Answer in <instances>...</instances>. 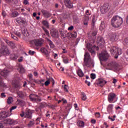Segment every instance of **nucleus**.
Returning a JSON list of instances; mask_svg holds the SVG:
<instances>
[{"mask_svg": "<svg viewBox=\"0 0 128 128\" xmlns=\"http://www.w3.org/2000/svg\"><path fill=\"white\" fill-rule=\"evenodd\" d=\"M122 23L123 19L120 16H114L111 20L112 26L116 28L120 27Z\"/></svg>", "mask_w": 128, "mask_h": 128, "instance_id": "1", "label": "nucleus"}, {"mask_svg": "<svg viewBox=\"0 0 128 128\" xmlns=\"http://www.w3.org/2000/svg\"><path fill=\"white\" fill-rule=\"evenodd\" d=\"M108 49L111 54L114 56L116 59L118 58V56L121 55L122 52V49L116 46L109 48Z\"/></svg>", "mask_w": 128, "mask_h": 128, "instance_id": "2", "label": "nucleus"}, {"mask_svg": "<svg viewBox=\"0 0 128 128\" xmlns=\"http://www.w3.org/2000/svg\"><path fill=\"white\" fill-rule=\"evenodd\" d=\"M10 54V52L7 46L4 45V43L1 44L0 48V57L2 56H8Z\"/></svg>", "mask_w": 128, "mask_h": 128, "instance_id": "3", "label": "nucleus"}, {"mask_svg": "<svg viewBox=\"0 0 128 128\" xmlns=\"http://www.w3.org/2000/svg\"><path fill=\"white\" fill-rule=\"evenodd\" d=\"M44 42V40L42 38L36 39L30 41V44L36 47H41Z\"/></svg>", "mask_w": 128, "mask_h": 128, "instance_id": "4", "label": "nucleus"}, {"mask_svg": "<svg viewBox=\"0 0 128 128\" xmlns=\"http://www.w3.org/2000/svg\"><path fill=\"white\" fill-rule=\"evenodd\" d=\"M87 48L88 49V50L91 53V54L93 56H94L96 54V52L95 50H98V48L96 47V46H92L90 44H87Z\"/></svg>", "mask_w": 128, "mask_h": 128, "instance_id": "5", "label": "nucleus"}, {"mask_svg": "<svg viewBox=\"0 0 128 128\" xmlns=\"http://www.w3.org/2000/svg\"><path fill=\"white\" fill-rule=\"evenodd\" d=\"M116 95L114 92L110 93L108 96V101L109 103H114L116 102Z\"/></svg>", "mask_w": 128, "mask_h": 128, "instance_id": "6", "label": "nucleus"}, {"mask_svg": "<svg viewBox=\"0 0 128 128\" xmlns=\"http://www.w3.org/2000/svg\"><path fill=\"white\" fill-rule=\"evenodd\" d=\"M90 56L88 52H86L84 58V66L88 67L90 65Z\"/></svg>", "mask_w": 128, "mask_h": 128, "instance_id": "7", "label": "nucleus"}, {"mask_svg": "<svg viewBox=\"0 0 128 128\" xmlns=\"http://www.w3.org/2000/svg\"><path fill=\"white\" fill-rule=\"evenodd\" d=\"M30 100L33 102H38L42 101L41 98L38 96L34 94H31L29 96Z\"/></svg>", "mask_w": 128, "mask_h": 128, "instance_id": "8", "label": "nucleus"}, {"mask_svg": "<svg viewBox=\"0 0 128 128\" xmlns=\"http://www.w3.org/2000/svg\"><path fill=\"white\" fill-rule=\"evenodd\" d=\"M4 66H5L4 65L0 66V74L3 76L4 78H6L9 71L7 69H3L2 68Z\"/></svg>", "mask_w": 128, "mask_h": 128, "instance_id": "9", "label": "nucleus"}, {"mask_svg": "<svg viewBox=\"0 0 128 128\" xmlns=\"http://www.w3.org/2000/svg\"><path fill=\"white\" fill-rule=\"evenodd\" d=\"M109 56L110 55L106 51L102 52L100 54V58L103 60H106Z\"/></svg>", "mask_w": 128, "mask_h": 128, "instance_id": "10", "label": "nucleus"}, {"mask_svg": "<svg viewBox=\"0 0 128 128\" xmlns=\"http://www.w3.org/2000/svg\"><path fill=\"white\" fill-rule=\"evenodd\" d=\"M19 80H20V78L16 77V78H14V79L13 80L14 82V83L13 86L16 90H18L21 88V85L19 82Z\"/></svg>", "mask_w": 128, "mask_h": 128, "instance_id": "11", "label": "nucleus"}, {"mask_svg": "<svg viewBox=\"0 0 128 128\" xmlns=\"http://www.w3.org/2000/svg\"><path fill=\"white\" fill-rule=\"evenodd\" d=\"M110 6H109L108 4H105L104 6H102L100 8V12L102 14H104L106 12H108L110 9Z\"/></svg>", "mask_w": 128, "mask_h": 128, "instance_id": "12", "label": "nucleus"}, {"mask_svg": "<svg viewBox=\"0 0 128 128\" xmlns=\"http://www.w3.org/2000/svg\"><path fill=\"white\" fill-rule=\"evenodd\" d=\"M106 83L107 82L102 78H98L96 80L97 85L100 87H103Z\"/></svg>", "mask_w": 128, "mask_h": 128, "instance_id": "13", "label": "nucleus"}, {"mask_svg": "<svg viewBox=\"0 0 128 128\" xmlns=\"http://www.w3.org/2000/svg\"><path fill=\"white\" fill-rule=\"evenodd\" d=\"M114 105L113 104H108L106 107V110L108 114H112L114 113Z\"/></svg>", "mask_w": 128, "mask_h": 128, "instance_id": "14", "label": "nucleus"}, {"mask_svg": "<svg viewBox=\"0 0 128 128\" xmlns=\"http://www.w3.org/2000/svg\"><path fill=\"white\" fill-rule=\"evenodd\" d=\"M9 116L8 112L6 111L0 112V120Z\"/></svg>", "mask_w": 128, "mask_h": 128, "instance_id": "15", "label": "nucleus"}, {"mask_svg": "<svg viewBox=\"0 0 128 128\" xmlns=\"http://www.w3.org/2000/svg\"><path fill=\"white\" fill-rule=\"evenodd\" d=\"M42 53L45 54L46 59H50V52H48L46 48H43L40 50Z\"/></svg>", "mask_w": 128, "mask_h": 128, "instance_id": "16", "label": "nucleus"}, {"mask_svg": "<svg viewBox=\"0 0 128 128\" xmlns=\"http://www.w3.org/2000/svg\"><path fill=\"white\" fill-rule=\"evenodd\" d=\"M64 2L66 6L69 8H72L73 6L72 2L70 0H64Z\"/></svg>", "mask_w": 128, "mask_h": 128, "instance_id": "17", "label": "nucleus"}, {"mask_svg": "<svg viewBox=\"0 0 128 128\" xmlns=\"http://www.w3.org/2000/svg\"><path fill=\"white\" fill-rule=\"evenodd\" d=\"M97 44L98 46H101L104 44V38L101 36H98L97 39Z\"/></svg>", "mask_w": 128, "mask_h": 128, "instance_id": "18", "label": "nucleus"}, {"mask_svg": "<svg viewBox=\"0 0 128 128\" xmlns=\"http://www.w3.org/2000/svg\"><path fill=\"white\" fill-rule=\"evenodd\" d=\"M118 40V37L116 34L112 33L110 35V40L111 42H116Z\"/></svg>", "mask_w": 128, "mask_h": 128, "instance_id": "19", "label": "nucleus"}, {"mask_svg": "<svg viewBox=\"0 0 128 128\" xmlns=\"http://www.w3.org/2000/svg\"><path fill=\"white\" fill-rule=\"evenodd\" d=\"M16 66H18V70H19L20 73H24V68L22 64H17Z\"/></svg>", "mask_w": 128, "mask_h": 128, "instance_id": "20", "label": "nucleus"}, {"mask_svg": "<svg viewBox=\"0 0 128 128\" xmlns=\"http://www.w3.org/2000/svg\"><path fill=\"white\" fill-rule=\"evenodd\" d=\"M98 30H95L93 31L92 32V36H91V39L92 40V42H94L96 38V34H97Z\"/></svg>", "mask_w": 128, "mask_h": 128, "instance_id": "21", "label": "nucleus"}, {"mask_svg": "<svg viewBox=\"0 0 128 128\" xmlns=\"http://www.w3.org/2000/svg\"><path fill=\"white\" fill-rule=\"evenodd\" d=\"M60 34L62 38H64L67 36H68V33H67L66 31L61 30L60 31Z\"/></svg>", "mask_w": 128, "mask_h": 128, "instance_id": "22", "label": "nucleus"}, {"mask_svg": "<svg viewBox=\"0 0 128 128\" xmlns=\"http://www.w3.org/2000/svg\"><path fill=\"white\" fill-rule=\"evenodd\" d=\"M108 66L112 68H116V62H112L108 64Z\"/></svg>", "mask_w": 128, "mask_h": 128, "instance_id": "23", "label": "nucleus"}, {"mask_svg": "<svg viewBox=\"0 0 128 128\" xmlns=\"http://www.w3.org/2000/svg\"><path fill=\"white\" fill-rule=\"evenodd\" d=\"M32 112L30 110H28L25 113V118L30 119L32 118Z\"/></svg>", "mask_w": 128, "mask_h": 128, "instance_id": "24", "label": "nucleus"}, {"mask_svg": "<svg viewBox=\"0 0 128 128\" xmlns=\"http://www.w3.org/2000/svg\"><path fill=\"white\" fill-rule=\"evenodd\" d=\"M6 44H8V46H10L12 48L15 46V44L12 42H10L8 40H6Z\"/></svg>", "mask_w": 128, "mask_h": 128, "instance_id": "25", "label": "nucleus"}, {"mask_svg": "<svg viewBox=\"0 0 128 128\" xmlns=\"http://www.w3.org/2000/svg\"><path fill=\"white\" fill-rule=\"evenodd\" d=\"M46 40L48 42V44L50 46V48H54V45L53 44L51 40H50L49 38H46Z\"/></svg>", "mask_w": 128, "mask_h": 128, "instance_id": "26", "label": "nucleus"}, {"mask_svg": "<svg viewBox=\"0 0 128 128\" xmlns=\"http://www.w3.org/2000/svg\"><path fill=\"white\" fill-rule=\"evenodd\" d=\"M42 12L43 13L44 15L48 18H49L50 16V14L49 12L46 10H42Z\"/></svg>", "mask_w": 128, "mask_h": 128, "instance_id": "27", "label": "nucleus"}, {"mask_svg": "<svg viewBox=\"0 0 128 128\" xmlns=\"http://www.w3.org/2000/svg\"><path fill=\"white\" fill-rule=\"evenodd\" d=\"M77 74L80 77H83L84 76V74L83 73L81 69H78V70Z\"/></svg>", "mask_w": 128, "mask_h": 128, "instance_id": "28", "label": "nucleus"}, {"mask_svg": "<svg viewBox=\"0 0 128 128\" xmlns=\"http://www.w3.org/2000/svg\"><path fill=\"white\" fill-rule=\"evenodd\" d=\"M19 15V14L18 12H12L11 14H10V16L12 18H16L17 16H18Z\"/></svg>", "mask_w": 128, "mask_h": 128, "instance_id": "29", "label": "nucleus"}, {"mask_svg": "<svg viewBox=\"0 0 128 128\" xmlns=\"http://www.w3.org/2000/svg\"><path fill=\"white\" fill-rule=\"evenodd\" d=\"M96 22L94 16H93L92 23V28L94 30L95 27V22Z\"/></svg>", "mask_w": 128, "mask_h": 128, "instance_id": "30", "label": "nucleus"}, {"mask_svg": "<svg viewBox=\"0 0 128 128\" xmlns=\"http://www.w3.org/2000/svg\"><path fill=\"white\" fill-rule=\"evenodd\" d=\"M17 94L21 98H23L24 96V92L21 91L18 92Z\"/></svg>", "mask_w": 128, "mask_h": 128, "instance_id": "31", "label": "nucleus"}, {"mask_svg": "<svg viewBox=\"0 0 128 128\" xmlns=\"http://www.w3.org/2000/svg\"><path fill=\"white\" fill-rule=\"evenodd\" d=\"M77 34H78L76 32H74L73 33H68V36L70 38H76Z\"/></svg>", "mask_w": 128, "mask_h": 128, "instance_id": "32", "label": "nucleus"}, {"mask_svg": "<svg viewBox=\"0 0 128 128\" xmlns=\"http://www.w3.org/2000/svg\"><path fill=\"white\" fill-rule=\"evenodd\" d=\"M6 2H12V4H17L18 3V0H5Z\"/></svg>", "mask_w": 128, "mask_h": 128, "instance_id": "33", "label": "nucleus"}, {"mask_svg": "<svg viewBox=\"0 0 128 128\" xmlns=\"http://www.w3.org/2000/svg\"><path fill=\"white\" fill-rule=\"evenodd\" d=\"M42 24L44 26H46L47 28H49V23L48 21L43 20Z\"/></svg>", "mask_w": 128, "mask_h": 128, "instance_id": "34", "label": "nucleus"}, {"mask_svg": "<svg viewBox=\"0 0 128 128\" xmlns=\"http://www.w3.org/2000/svg\"><path fill=\"white\" fill-rule=\"evenodd\" d=\"M13 100V98L12 97H9L8 98V100H7V104H10Z\"/></svg>", "mask_w": 128, "mask_h": 128, "instance_id": "35", "label": "nucleus"}, {"mask_svg": "<svg viewBox=\"0 0 128 128\" xmlns=\"http://www.w3.org/2000/svg\"><path fill=\"white\" fill-rule=\"evenodd\" d=\"M16 22L18 23H22L24 24V20H22L21 18H17L16 20Z\"/></svg>", "mask_w": 128, "mask_h": 128, "instance_id": "36", "label": "nucleus"}, {"mask_svg": "<svg viewBox=\"0 0 128 128\" xmlns=\"http://www.w3.org/2000/svg\"><path fill=\"white\" fill-rule=\"evenodd\" d=\"M78 126L83 128L84 126V123L83 121H78Z\"/></svg>", "mask_w": 128, "mask_h": 128, "instance_id": "37", "label": "nucleus"}, {"mask_svg": "<svg viewBox=\"0 0 128 128\" xmlns=\"http://www.w3.org/2000/svg\"><path fill=\"white\" fill-rule=\"evenodd\" d=\"M86 99V96L84 92H82V100L85 101Z\"/></svg>", "mask_w": 128, "mask_h": 128, "instance_id": "38", "label": "nucleus"}, {"mask_svg": "<svg viewBox=\"0 0 128 128\" xmlns=\"http://www.w3.org/2000/svg\"><path fill=\"white\" fill-rule=\"evenodd\" d=\"M62 60H63L64 63L66 64L68 63V58L66 56L63 58Z\"/></svg>", "mask_w": 128, "mask_h": 128, "instance_id": "39", "label": "nucleus"}, {"mask_svg": "<svg viewBox=\"0 0 128 128\" xmlns=\"http://www.w3.org/2000/svg\"><path fill=\"white\" fill-rule=\"evenodd\" d=\"M5 122H6V124H12V119H6L5 120Z\"/></svg>", "mask_w": 128, "mask_h": 128, "instance_id": "40", "label": "nucleus"}, {"mask_svg": "<svg viewBox=\"0 0 128 128\" xmlns=\"http://www.w3.org/2000/svg\"><path fill=\"white\" fill-rule=\"evenodd\" d=\"M104 28H105L104 22H101V24H100V29L103 30Z\"/></svg>", "mask_w": 128, "mask_h": 128, "instance_id": "41", "label": "nucleus"}, {"mask_svg": "<svg viewBox=\"0 0 128 128\" xmlns=\"http://www.w3.org/2000/svg\"><path fill=\"white\" fill-rule=\"evenodd\" d=\"M12 60H16L18 58V56L15 54H12Z\"/></svg>", "mask_w": 128, "mask_h": 128, "instance_id": "42", "label": "nucleus"}, {"mask_svg": "<svg viewBox=\"0 0 128 128\" xmlns=\"http://www.w3.org/2000/svg\"><path fill=\"white\" fill-rule=\"evenodd\" d=\"M10 36H11L12 38H13L14 40H18V38L16 36H15L14 34H11Z\"/></svg>", "mask_w": 128, "mask_h": 128, "instance_id": "43", "label": "nucleus"}, {"mask_svg": "<svg viewBox=\"0 0 128 128\" xmlns=\"http://www.w3.org/2000/svg\"><path fill=\"white\" fill-rule=\"evenodd\" d=\"M34 124L33 121H30L28 126V128L32 127Z\"/></svg>", "mask_w": 128, "mask_h": 128, "instance_id": "44", "label": "nucleus"}, {"mask_svg": "<svg viewBox=\"0 0 128 128\" xmlns=\"http://www.w3.org/2000/svg\"><path fill=\"white\" fill-rule=\"evenodd\" d=\"M42 29L44 30V31L45 32L46 34L49 36H50V33L48 32V31L44 27H42Z\"/></svg>", "mask_w": 128, "mask_h": 128, "instance_id": "45", "label": "nucleus"}, {"mask_svg": "<svg viewBox=\"0 0 128 128\" xmlns=\"http://www.w3.org/2000/svg\"><path fill=\"white\" fill-rule=\"evenodd\" d=\"M50 79L48 78V80L45 82V83H44V84L46 86H48L50 84Z\"/></svg>", "mask_w": 128, "mask_h": 128, "instance_id": "46", "label": "nucleus"}, {"mask_svg": "<svg viewBox=\"0 0 128 128\" xmlns=\"http://www.w3.org/2000/svg\"><path fill=\"white\" fill-rule=\"evenodd\" d=\"M17 108V106H12L10 108V112H12L13 110H16Z\"/></svg>", "mask_w": 128, "mask_h": 128, "instance_id": "47", "label": "nucleus"}, {"mask_svg": "<svg viewBox=\"0 0 128 128\" xmlns=\"http://www.w3.org/2000/svg\"><path fill=\"white\" fill-rule=\"evenodd\" d=\"M35 53H36L35 52L32 51L31 50H30L28 51V54H30V56H33Z\"/></svg>", "mask_w": 128, "mask_h": 128, "instance_id": "48", "label": "nucleus"}, {"mask_svg": "<svg viewBox=\"0 0 128 128\" xmlns=\"http://www.w3.org/2000/svg\"><path fill=\"white\" fill-rule=\"evenodd\" d=\"M90 78H91L92 79L94 80L96 78V76L94 74H90Z\"/></svg>", "mask_w": 128, "mask_h": 128, "instance_id": "49", "label": "nucleus"}, {"mask_svg": "<svg viewBox=\"0 0 128 128\" xmlns=\"http://www.w3.org/2000/svg\"><path fill=\"white\" fill-rule=\"evenodd\" d=\"M64 92H68V86L64 85Z\"/></svg>", "mask_w": 128, "mask_h": 128, "instance_id": "50", "label": "nucleus"}, {"mask_svg": "<svg viewBox=\"0 0 128 128\" xmlns=\"http://www.w3.org/2000/svg\"><path fill=\"white\" fill-rule=\"evenodd\" d=\"M49 80H50V82H52V84L54 85V78H49Z\"/></svg>", "mask_w": 128, "mask_h": 128, "instance_id": "51", "label": "nucleus"}, {"mask_svg": "<svg viewBox=\"0 0 128 128\" xmlns=\"http://www.w3.org/2000/svg\"><path fill=\"white\" fill-rule=\"evenodd\" d=\"M86 14L87 16H90L91 14V12L89 10H87L86 12Z\"/></svg>", "mask_w": 128, "mask_h": 128, "instance_id": "52", "label": "nucleus"}, {"mask_svg": "<svg viewBox=\"0 0 128 128\" xmlns=\"http://www.w3.org/2000/svg\"><path fill=\"white\" fill-rule=\"evenodd\" d=\"M88 20H89V17H84V22H88Z\"/></svg>", "mask_w": 128, "mask_h": 128, "instance_id": "53", "label": "nucleus"}, {"mask_svg": "<svg viewBox=\"0 0 128 128\" xmlns=\"http://www.w3.org/2000/svg\"><path fill=\"white\" fill-rule=\"evenodd\" d=\"M14 34L17 36H18L20 37L21 36V34L20 32H14Z\"/></svg>", "mask_w": 128, "mask_h": 128, "instance_id": "54", "label": "nucleus"}, {"mask_svg": "<svg viewBox=\"0 0 128 128\" xmlns=\"http://www.w3.org/2000/svg\"><path fill=\"white\" fill-rule=\"evenodd\" d=\"M2 16L4 18L6 16V14L5 11L2 10Z\"/></svg>", "mask_w": 128, "mask_h": 128, "instance_id": "55", "label": "nucleus"}, {"mask_svg": "<svg viewBox=\"0 0 128 128\" xmlns=\"http://www.w3.org/2000/svg\"><path fill=\"white\" fill-rule=\"evenodd\" d=\"M17 102L18 104L20 105H22V104L23 103V100H17Z\"/></svg>", "mask_w": 128, "mask_h": 128, "instance_id": "56", "label": "nucleus"}, {"mask_svg": "<svg viewBox=\"0 0 128 128\" xmlns=\"http://www.w3.org/2000/svg\"><path fill=\"white\" fill-rule=\"evenodd\" d=\"M45 82V80H40V81H39V83L38 84H41V86H44V84L42 83V82Z\"/></svg>", "mask_w": 128, "mask_h": 128, "instance_id": "57", "label": "nucleus"}, {"mask_svg": "<svg viewBox=\"0 0 128 128\" xmlns=\"http://www.w3.org/2000/svg\"><path fill=\"white\" fill-rule=\"evenodd\" d=\"M23 3L24 5H27L28 4V0H24Z\"/></svg>", "mask_w": 128, "mask_h": 128, "instance_id": "58", "label": "nucleus"}, {"mask_svg": "<svg viewBox=\"0 0 128 128\" xmlns=\"http://www.w3.org/2000/svg\"><path fill=\"white\" fill-rule=\"evenodd\" d=\"M29 78L30 80H32V74H30L28 75Z\"/></svg>", "mask_w": 128, "mask_h": 128, "instance_id": "59", "label": "nucleus"}, {"mask_svg": "<svg viewBox=\"0 0 128 128\" xmlns=\"http://www.w3.org/2000/svg\"><path fill=\"white\" fill-rule=\"evenodd\" d=\"M124 44H128V38H126L125 39H124Z\"/></svg>", "mask_w": 128, "mask_h": 128, "instance_id": "60", "label": "nucleus"}, {"mask_svg": "<svg viewBox=\"0 0 128 128\" xmlns=\"http://www.w3.org/2000/svg\"><path fill=\"white\" fill-rule=\"evenodd\" d=\"M96 116L98 118H100V112H96Z\"/></svg>", "mask_w": 128, "mask_h": 128, "instance_id": "61", "label": "nucleus"}, {"mask_svg": "<svg viewBox=\"0 0 128 128\" xmlns=\"http://www.w3.org/2000/svg\"><path fill=\"white\" fill-rule=\"evenodd\" d=\"M91 122L93 124H95L96 123V120H95V119H92L91 120Z\"/></svg>", "mask_w": 128, "mask_h": 128, "instance_id": "62", "label": "nucleus"}, {"mask_svg": "<svg viewBox=\"0 0 128 128\" xmlns=\"http://www.w3.org/2000/svg\"><path fill=\"white\" fill-rule=\"evenodd\" d=\"M1 98H6V96L4 93L1 94Z\"/></svg>", "mask_w": 128, "mask_h": 128, "instance_id": "63", "label": "nucleus"}, {"mask_svg": "<svg viewBox=\"0 0 128 128\" xmlns=\"http://www.w3.org/2000/svg\"><path fill=\"white\" fill-rule=\"evenodd\" d=\"M85 83L86 84H87V85L88 86H90V82H88V81H87V80H86L85 81Z\"/></svg>", "mask_w": 128, "mask_h": 128, "instance_id": "64", "label": "nucleus"}]
</instances>
